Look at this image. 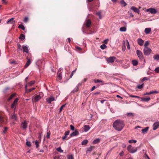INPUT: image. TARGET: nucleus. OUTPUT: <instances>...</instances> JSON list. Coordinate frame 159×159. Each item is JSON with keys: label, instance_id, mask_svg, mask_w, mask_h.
<instances>
[{"label": "nucleus", "instance_id": "52", "mask_svg": "<svg viewBox=\"0 0 159 159\" xmlns=\"http://www.w3.org/2000/svg\"><path fill=\"white\" fill-rule=\"evenodd\" d=\"M57 150L60 152H63V150H62L60 147L58 148H57Z\"/></svg>", "mask_w": 159, "mask_h": 159}, {"label": "nucleus", "instance_id": "42", "mask_svg": "<svg viewBox=\"0 0 159 159\" xmlns=\"http://www.w3.org/2000/svg\"><path fill=\"white\" fill-rule=\"evenodd\" d=\"M68 159H74L73 156L72 155H69L67 157Z\"/></svg>", "mask_w": 159, "mask_h": 159}, {"label": "nucleus", "instance_id": "20", "mask_svg": "<svg viewBox=\"0 0 159 159\" xmlns=\"http://www.w3.org/2000/svg\"><path fill=\"white\" fill-rule=\"evenodd\" d=\"M119 2L123 7H125L127 5L126 3L124 0H120Z\"/></svg>", "mask_w": 159, "mask_h": 159}, {"label": "nucleus", "instance_id": "46", "mask_svg": "<svg viewBox=\"0 0 159 159\" xmlns=\"http://www.w3.org/2000/svg\"><path fill=\"white\" fill-rule=\"evenodd\" d=\"M93 148L94 147L93 146L90 147L87 150V151L91 152Z\"/></svg>", "mask_w": 159, "mask_h": 159}, {"label": "nucleus", "instance_id": "36", "mask_svg": "<svg viewBox=\"0 0 159 159\" xmlns=\"http://www.w3.org/2000/svg\"><path fill=\"white\" fill-rule=\"evenodd\" d=\"M96 15L99 16V19H100L101 18V12L99 11V12H97L96 13Z\"/></svg>", "mask_w": 159, "mask_h": 159}, {"label": "nucleus", "instance_id": "29", "mask_svg": "<svg viewBox=\"0 0 159 159\" xmlns=\"http://www.w3.org/2000/svg\"><path fill=\"white\" fill-rule=\"evenodd\" d=\"M148 128H149L148 127H146L145 128L143 129L142 130V132L143 133L146 132L147 131H148Z\"/></svg>", "mask_w": 159, "mask_h": 159}, {"label": "nucleus", "instance_id": "39", "mask_svg": "<svg viewBox=\"0 0 159 159\" xmlns=\"http://www.w3.org/2000/svg\"><path fill=\"white\" fill-rule=\"evenodd\" d=\"M79 88L78 86H76L74 90L73 91V92L74 93L78 91Z\"/></svg>", "mask_w": 159, "mask_h": 159}, {"label": "nucleus", "instance_id": "22", "mask_svg": "<svg viewBox=\"0 0 159 159\" xmlns=\"http://www.w3.org/2000/svg\"><path fill=\"white\" fill-rule=\"evenodd\" d=\"M150 99V97L142 98H141V100L143 102H148Z\"/></svg>", "mask_w": 159, "mask_h": 159}, {"label": "nucleus", "instance_id": "31", "mask_svg": "<svg viewBox=\"0 0 159 159\" xmlns=\"http://www.w3.org/2000/svg\"><path fill=\"white\" fill-rule=\"evenodd\" d=\"M88 143V141L87 140H85L84 141H83L81 142V144L82 145H86L87 144V143Z\"/></svg>", "mask_w": 159, "mask_h": 159}, {"label": "nucleus", "instance_id": "33", "mask_svg": "<svg viewBox=\"0 0 159 159\" xmlns=\"http://www.w3.org/2000/svg\"><path fill=\"white\" fill-rule=\"evenodd\" d=\"M18 28L21 29L23 30H24L25 29L24 26L22 24L18 26Z\"/></svg>", "mask_w": 159, "mask_h": 159}, {"label": "nucleus", "instance_id": "43", "mask_svg": "<svg viewBox=\"0 0 159 159\" xmlns=\"http://www.w3.org/2000/svg\"><path fill=\"white\" fill-rule=\"evenodd\" d=\"M149 42L148 41H147L145 42V43L144 45V46L145 47H148L147 46L149 44Z\"/></svg>", "mask_w": 159, "mask_h": 159}, {"label": "nucleus", "instance_id": "30", "mask_svg": "<svg viewBox=\"0 0 159 159\" xmlns=\"http://www.w3.org/2000/svg\"><path fill=\"white\" fill-rule=\"evenodd\" d=\"M19 39L22 40H24L25 39V36L23 34H21L20 35Z\"/></svg>", "mask_w": 159, "mask_h": 159}, {"label": "nucleus", "instance_id": "3", "mask_svg": "<svg viewBox=\"0 0 159 159\" xmlns=\"http://www.w3.org/2000/svg\"><path fill=\"white\" fill-rule=\"evenodd\" d=\"M152 52L151 49L148 47H144L143 49V53L145 55L148 56Z\"/></svg>", "mask_w": 159, "mask_h": 159}, {"label": "nucleus", "instance_id": "21", "mask_svg": "<svg viewBox=\"0 0 159 159\" xmlns=\"http://www.w3.org/2000/svg\"><path fill=\"white\" fill-rule=\"evenodd\" d=\"M158 93V92L156 91H152L150 92L149 93H147V92L146 93L144 94V95H150L151 94H154V93Z\"/></svg>", "mask_w": 159, "mask_h": 159}, {"label": "nucleus", "instance_id": "41", "mask_svg": "<svg viewBox=\"0 0 159 159\" xmlns=\"http://www.w3.org/2000/svg\"><path fill=\"white\" fill-rule=\"evenodd\" d=\"M137 142V141L135 140H129V143H136Z\"/></svg>", "mask_w": 159, "mask_h": 159}, {"label": "nucleus", "instance_id": "63", "mask_svg": "<svg viewBox=\"0 0 159 159\" xmlns=\"http://www.w3.org/2000/svg\"><path fill=\"white\" fill-rule=\"evenodd\" d=\"M7 127H5L4 128V130L3 131V133L5 134L6 133V131H7Z\"/></svg>", "mask_w": 159, "mask_h": 159}, {"label": "nucleus", "instance_id": "58", "mask_svg": "<svg viewBox=\"0 0 159 159\" xmlns=\"http://www.w3.org/2000/svg\"><path fill=\"white\" fill-rule=\"evenodd\" d=\"M154 71L157 73H159V67L156 68L154 70Z\"/></svg>", "mask_w": 159, "mask_h": 159}, {"label": "nucleus", "instance_id": "56", "mask_svg": "<svg viewBox=\"0 0 159 159\" xmlns=\"http://www.w3.org/2000/svg\"><path fill=\"white\" fill-rule=\"evenodd\" d=\"M75 127L73 125H70V129L71 130H75Z\"/></svg>", "mask_w": 159, "mask_h": 159}, {"label": "nucleus", "instance_id": "2", "mask_svg": "<svg viewBox=\"0 0 159 159\" xmlns=\"http://www.w3.org/2000/svg\"><path fill=\"white\" fill-rule=\"evenodd\" d=\"M136 54L140 60L143 61L144 62H145V60L144 59L143 54L140 51L137 50L136 51Z\"/></svg>", "mask_w": 159, "mask_h": 159}, {"label": "nucleus", "instance_id": "49", "mask_svg": "<svg viewBox=\"0 0 159 159\" xmlns=\"http://www.w3.org/2000/svg\"><path fill=\"white\" fill-rule=\"evenodd\" d=\"M50 134L49 132H47V135H46V137L47 139H49L50 136Z\"/></svg>", "mask_w": 159, "mask_h": 159}, {"label": "nucleus", "instance_id": "48", "mask_svg": "<svg viewBox=\"0 0 159 159\" xmlns=\"http://www.w3.org/2000/svg\"><path fill=\"white\" fill-rule=\"evenodd\" d=\"M35 144L36 145V147L37 148L39 146V143L37 140L35 141Z\"/></svg>", "mask_w": 159, "mask_h": 159}, {"label": "nucleus", "instance_id": "60", "mask_svg": "<svg viewBox=\"0 0 159 159\" xmlns=\"http://www.w3.org/2000/svg\"><path fill=\"white\" fill-rule=\"evenodd\" d=\"M125 48H126V47H125V45H123V46H122V50L123 51H124L125 50Z\"/></svg>", "mask_w": 159, "mask_h": 159}, {"label": "nucleus", "instance_id": "11", "mask_svg": "<svg viewBox=\"0 0 159 159\" xmlns=\"http://www.w3.org/2000/svg\"><path fill=\"white\" fill-rule=\"evenodd\" d=\"M27 126V124L25 121H24L22 122L21 124V127L24 129H25L26 128Z\"/></svg>", "mask_w": 159, "mask_h": 159}, {"label": "nucleus", "instance_id": "45", "mask_svg": "<svg viewBox=\"0 0 159 159\" xmlns=\"http://www.w3.org/2000/svg\"><path fill=\"white\" fill-rule=\"evenodd\" d=\"M15 93H13L12 94H11L9 98V100H10L11 99L13 98L14 97H15Z\"/></svg>", "mask_w": 159, "mask_h": 159}, {"label": "nucleus", "instance_id": "15", "mask_svg": "<svg viewBox=\"0 0 159 159\" xmlns=\"http://www.w3.org/2000/svg\"><path fill=\"white\" fill-rule=\"evenodd\" d=\"M83 129L84 131L85 132H86L89 129L90 127L89 125H85L84 126Z\"/></svg>", "mask_w": 159, "mask_h": 159}, {"label": "nucleus", "instance_id": "23", "mask_svg": "<svg viewBox=\"0 0 159 159\" xmlns=\"http://www.w3.org/2000/svg\"><path fill=\"white\" fill-rule=\"evenodd\" d=\"M151 31L150 28H146L145 29L144 32L146 34H148L150 33Z\"/></svg>", "mask_w": 159, "mask_h": 159}, {"label": "nucleus", "instance_id": "19", "mask_svg": "<svg viewBox=\"0 0 159 159\" xmlns=\"http://www.w3.org/2000/svg\"><path fill=\"white\" fill-rule=\"evenodd\" d=\"M24 52H25L27 53H29V50L27 47L25 46H22Z\"/></svg>", "mask_w": 159, "mask_h": 159}, {"label": "nucleus", "instance_id": "54", "mask_svg": "<svg viewBox=\"0 0 159 159\" xmlns=\"http://www.w3.org/2000/svg\"><path fill=\"white\" fill-rule=\"evenodd\" d=\"M26 145L28 147H30L31 146V143L30 142L27 141L26 142Z\"/></svg>", "mask_w": 159, "mask_h": 159}, {"label": "nucleus", "instance_id": "25", "mask_svg": "<svg viewBox=\"0 0 159 159\" xmlns=\"http://www.w3.org/2000/svg\"><path fill=\"white\" fill-rule=\"evenodd\" d=\"M153 58L156 60L159 61V55L157 54L154 56Z\"/></svg>", "mask_w": 159, "mask_h": 159}, {"label": "nucleus", "instance_id": "6", "mask_svg": "<svg viewBox=\"0 0 159 159\" xmlns=\"http://www.w3.org/2000/svg\"><path fill=\"white\" fill-rule=\"evenodd\" d=\"M5 122V119L4 118L2 113L0 112V126H2V125Z\"/></svg>", "mask_w": 159, "mask_h": 159}, {"label": "nucleus", "instance_id": "1", "mask_svg": "<svg viewBox=\"0 0 159 159\" xmlns=\"http://www.w3.org/2000/svg\"><path fill=\"white\" fill-rule=\"evenodd\" d=\"M112 125L116 130L120 131L124 128L125 124L122 120H117L114 122Z\"/></svg>", "mask_w": 159, "mask_h": 159}, {"label": "nucleus", "instance_id": "18", "mask_svg": "<svg viewBox=\"0 0 159 159\" xmlns=\"http://www.w3.org/2000/svg\"><path fill=\"white\" fill-rule=\"evenodd\" d=\"M91 22L90 20L88 19L87 20L86 23V26L88 28H89L91 26Z\"/></svg>", "mask_w": 159, "mask_h": 159}, {"label": "nucleus", "instance_id": "59", "mask_svg": "<svg viewBox=\"0 0 159 159\" xmlns=\"http://www.w3.org/2000/svg\"><path fill=\"white\" fill-rule=\"evenodd\" d=\"M129 97H132V98H140V97L139 96H135V95H130L129 96Z\"/></svg>", "mask_w": 159, "mask_h": 159}, {"label": "nucleus", "instance_id": "53", "mask_svg": "<svg viewBox=\"0 0 159 159\" xmlns=\"http://www.w3.org/2000/svg\"><path fill=\"white\" fill-rule=\"evenodd\" d=\"M62 157V156H56L54 157V159H61Z\"/></svg>", "mask_w": 159, "mask_h": 159}, {"label": "nucleus", "instance_id": "14", "mask_svg": "<svg viewBox=\"0 0 159 159\" xmlns=\"http://www.w3.org/2000/svg\"><path fill=\"white\" fill-rule=\"evenodd\" d=\"M61 73V70L59 69L57 73V78L60 80H61L62 78Z\"/></svg>", "mask_w": 159, "mask_h": 159}, {"label": "nucleus", "instance_id": "9", "mask_svg": "<svg viewBox=\"0 0 159 159\" xmlns=\"http://www.w3.org/2000/svg\"><path fill=\"white\" fill-rule=\"evenodd\" d=\"M79 134V131L77 129H76L75 131L70 134V137H72L73 136L78 135Z\"/></svg>", "mask_w": 159, "mask_h": 159}, {"label": "nucleus", "instance_id": "38", "mask_svg": "<svg viewBox=\"0 0 159 159\" xmlns=\"http://www.w3.org/2000/svg\"><path fill=\"white\" fill-rule=\"evenodd\" d=\"M107 47V46L104 44H102L100 46V48L102 49H104Z\"/></svg>", "mask_w": 159, "mask_h": 159}, {"label": "nucleus", "instance_id": "32", "mask_svg": "<svg viewBox=\"0 0 159 159\" xmlns=\"http://www.w3.org/2000/svg\"><path fill=\"white\" fill-rule=\"evenodd\" d=\"M126 115L128 117L133 116H134V114L132 113H127L126 114Z\"/></svg>", "mask_w": 159, "mask_h": 159}, {"label": "nucleus", "instance_id": "61", "mask_svg": "<svg viewBox=\"0 0 159 159\" xmlns=\"http://www.w3.org/2000/svg\"><path fill=\"white\" fill-rule=\"evenodd\" d=\"M28 86H29L28 85V84H26V85L25 86V90L26 92L27 93L28 89H27V87Z\"/></svg>", "mask_w": 159, "mask_h": 159}, {"label": "nucleus", "instance_id": "24", "mask_svg": "<svg viewBox=\"0 0 159 159\" xmlns=\"http://www.w3.org/2000/svg\"><path fill=\"white\" fill-rule=\"evenodd\" d=\"M14 18H11V19L9 20L7 22V24H12L14 23V21H13Z\"/></svg>", "mask_w": 159, "mask_h": 159}, {"label": "nucleus", "instance_id": "50", "mask_svg": "<svg viewBox=\"0 0 159 159\" xmlns=\"http://www.w3.org/2000/svg\"><path fill=\"white\" fill-rule=\"evenodd\" d=\"M11 118L12 119L16 120V116L14 114L12 116Z\"/></svg>", "mask_w": 159, "mask_h": 159}, {"label": "nucleus", "instance_id": "4", "mask_svg": "<svg viewBox=\"0 0 159 159\" xmlns=\"http://www.w3.org/2000/svg\"><path fill=\"white\" fill-rule=\"evenodd\" d=\"M128 150L130 153H134L137 151V148H132L131 145H129L127 147Z\"/></svg>", "mask_w": 159, "mask_h": 159}, {"label": "nucleus", "instance_id": "7", "mask_svg": "<svg viewBox=\"0 0 159 159\" xmlns=\"http://www.w3.org/2000/svg\"><path fill=\"white\" fill-rule=\"evenodd\" d=\"M41 98V97L40 94L35 95L33 98V101L36 102L40 100Z\"/></svg>", "mask_w": 159, "mask_h": 159}, {"label": "nucleus", "instance_id": "26", "mask_svg": "<svg viewBox=\"0 0 159 159\" xmlns=\"http://www.w3.org/2000/svg\"><path fill=\"white\" fill-rule=\"evenodd\" d=\"M94 82L95 83H102V84L103 82L102 81V80H99V79H95V80H94Z\"/></svg>", "mask_w": 159, "mask_h": 159}, {"label": "nucleus", "instance_id": "17", "mask_svg": "<svg viewBox=\"0 0 159 159\" xmlns=\"http://www.w3.org/2000/svg\"><path fill=\"white\" fill-rule=\"evenodd\" d=\"M144 41L141 39H138V44L140 46H142L144 43Z\"/></svg>", "mask_w": 159, "mask_h": 159}, {"label": "nucleus", "instance_id": "44", "mask_svg": "<svg viewBox=\"0 0 159 159\" xmlns=\"http://www.w3.org/2000/svg\"><path fill=\"white\" fill-rule=\"evenodd\" d=\"M29 20V18L27 17H25L24 20V21L25 23L27 22Z\"/></svg>", "mask_w": 159, "mask_h": 159}, {"label": "nucleus", "instance_id": "64", "mask_svg": "<svg viewBox=\"0 0 159 159\" xmlns=\"http://www.w3.org/2000/svg\"><path fill=\"white\" fill-rule=\"evenodd\" d=\"M109 40L108 39H106L105 40L104 42H103V43H105V44H107V43H108V41Z\"/></svg>", "mask_w": 159, "mask_h": 159}, {"label": "nucleus", "instance_id": "57", "mask_svg": "<svg viewBox=\"0 0 159 159\" xmlns=\"http://www.w3.org/2000/svg\"><path fill=\"white\" fill-rule=\"evenodd\" d=\"M70 133V131L69 130H67L64 133V135H69Z\"/></svg>", "mask_w": 159, "mask_h": 159}, {"label": "nucleus", "instance_id": "8", "mask_svg": "<svg viewBox=\"0 0 159 159\" xmlns=\"http://www.w3.org/2000/svg\"><path fill=\"white\" fill-rule=\"evenodd\" d=\"M116 58L114 57H111L107 59V61L108 63L113 62Z\"/></svg>", "mask_w": 159, "mask_h": 159}, {"label": "nucleus", "instance_id": "27", "mask_svg": "<svg viewBox=\"0 0 159 159\" xmlns=\"http://www.w3.org/2000/svg\"><path fill=\"white\" fill-rule=\"evenodd\" d=\"M132 62L133 65L134 66H136L138 64V61L136 60H133Z\"/></svg>", "mask_w": 159, "mask_h": 159}, {"label": "nucleus", "instance_id": "5", "mask_svg": "<svg viewBox=\"0 0 159 159\" xmlns=\"http://www.w3.org/2000/svg\"><path fill=\"white\" fill-rule=\"evenodd\" d=\"M146 11L147 12H149L151 13L154 14L156 13L157 12V11L156 9L154 8H149V9H147L146 10Z\"/></svg>", "mask_w": 159, "mask_h": 159}, {"label": "nucleus", "instance_id": "40", "mask_svg": "<svg viewBox=\"0 0 159 159\" xmlns=\"http://www.w3.org/2000/svg\"><path fill=\"white\" fill-rule=\"evenodd\" d=\"M34 83H35V81L33 80V81H31L28 84V86H30L32 85L33 84H34Z\"/></svg>", "mask_w": 159, "mask_h": 159}, {"label": "nucleus", "instance_id": "34", "mask_svg": "<svg viewBox=\"0 0 159 159\" xmlns=\"http://www.w3.org/2000/svg\"><path fill=\"white\" fill-rule=\"evenodd\" d=\"M143 87V84H142L141 85H139L137 86V88L139 89H142Z\"/></svg>", "mask_w": 159, "mask_h": 159}, {"label": "nucleus", "instance_id": "37", "mask_svg": "<svg viewBox=\"0 0 159 159\" xmlns=\"http://www.w3.org/2000/svg\"><path fill=\"white\" fill-rule=\"evenodd\" d=\"M100 141V139H95V140L94 141H93V143L94 144H96L98 143V142H99Z\"/></svg>", "mask_w": 159, "mask_h": 159}, {"label": "nucleus", "instance_id": "47", "mask_svg": "<svg viewBox=\"0 0 159 159\" xmlns=\"http://www.w3.org/2000/svg\"><path fill=\"white\" fill-rule=\"evenodd\" d=\"M35 88H33L27 90V93L28 92H30L32 91V90H34L35 89Z\"/></svg>", "mask_w": 159, "mask_h": 159}, {"label": "nucleus", "instance_id": "16", "mask_svg": "<svg viewBox=\"0 0 159 159\" xmlns=\"http://www.w3.org/2000/svg\"><path fill=\"white\" fill-rule=\"evenodd\" d=\"M55 100V98L53 97H50L49 98L47 99V101L49 103H51L52 101Z\"/></svg>", "mask_w": 159, "mask_h": 159}, {"label": "nucleus", "instance_id": "13", "mask_svg": "<svg viewBox=\"0 0 159 159\" xmlns=\"http://www.w3.org/2000/svg\"><path fill=\"white\" fill-rule=\"evenodd\" d=\"M159 126V122H157L154 123L153 125V129L155 130Z\"/></svg>", "mask_w": 159, "mask_h": 159}, {"label": "nucleus", "instance_id": "12", "mask_svg": "<svg viewBox=\"0 0 159 159\" xmlns=\"http://www.w3.org/2000/svg\"><path fill=\"white\" fill-rule=\"evenodd\" d=\"M131 10H132L133 11L136 13L138 14L139 13V10L136 7H135L134 6H132L130 8Z\"/></svg>", "mask_w": 159, "mask_h": 159}, {"label": "nucleus", "instance_id": "55", "mask_svg": "<svg viewBox=\"0 0 159 159\" xmlns=\"http://www.w3.org/2000/svg\"><path fill=\"white\" fill-rule=\"evenodd\" d=\"M62 139L63 140H67L68 139H67V136L64 135V136L62 137Z\"/></svg>", "mask_w": 159, "mask_h": 159}, {"label": "nucleus", "instance_id": "28", "mask_svg": "<svg viewBox=\"0 0 159 159\" xmlns=\"http://www.w3.org/2000/svg\"><path fill=\"white\" fill-rule=\"evenodd\" d=\"M126 30V28L125 27H121L120 28V30L122 32H125Z\"/></svg>", "mask_w": 159, "mask_h": 159}, {"label": "nucleus", "instance_id": "10", "mask_svg": "<svg viewBox=\"0 0 159 159\" xmlns=\"http://www.w3.org/2000/svg\"><path fill=\"white\" fill-rule=\"evenodd\" d=\"M27 61L25 66V68L28 67L30 65L31 63V62L32 61V59L31 58L28 59V57H27Z\"/></svg>", "mask_w": 159, "mask_h": 159}, {"label": "nucleus", "instance_id": "35", "mask_svg": "<svg viewBox=\"0 0 159 159\" xmlns=\"http://www.w3.org/2000/svg\"><path fill=\"white\" fill-rule=\"evenodd\" d=\"M66 105V104H64L61 106L59 109V113H61L62 110L64 107Z\"/></svg>", "mask_w": 159, "mask_h": 159}, {"label": "nucleus", "instance_id": "51", "mask_svg": "<svg viewBox=\"0 0 159 159\" xmlns=\"http://www.w3.org/2000/svg\"><path fill=\"white\" fill-rule=\"evenodd\" d=\"M18 101V98H17L13 102V103L14 104H15L16 105L17 104V102Z\"/></svg>", "mask_w": 159, "mask_h": 159}, {"label": "nucleus", "instance_id": "62", "mask_svg": "<svg viewBox=\"0 0 159 159\" xmlns=\"http://www.w3.org/2000/svg\"><path fill=\"white\" fill-rule=\"evenodd\" d=\"M16 104H14L13 103H12V104L11 105V108H14L16 106Z\"/></svg>", "mask_w": 159, "mask_h": 159}]
</instances>
